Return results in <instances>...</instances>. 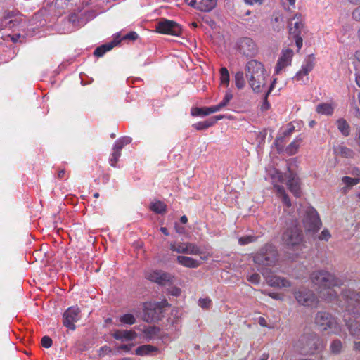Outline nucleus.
I'll return each mask as SVG.
<instances>
[{"label": "nucleus", "instance_id": "13", "mask_svg": "<svg viewBox=\"0 0 360 360\" xmlns=\"http://www.w3.org/2000/svg\"><path fill=\"white\" fill-rule=\"evenodd\" d=\"M146 278L159 285H164L172 281L173 276L167 272L161 270H150L146 272Z\"/></svg>", "mask_w": 360, "mask_h": 360}, {"label": "nucleus", "instance_id": "39", "mask_svg": "<svg viewBox=\"0 0 360 360\" xmlns=\"http://www.w3.org/2000/svg\"><path fill=\"white\" fill-rule=\"evenodd\" d=\"M193 127L197 130H204L210 127H212V122H210V120L198 122L193 125Z\"/></svg>", "mask_w": 360, "mask_h": 360}, {"label": "nucleus", "instance_id": "14", "mask_svg": "<svg viewBox=\"0 0 360 360\" xmlns=\"http://www.w3.org/2000/svg\"><path fill=\"white\" fill-rule=\"evenodd\" d=\"M168 305L167 300H163L158 302H148L143 304V319L146 321H151L155 315L157 314V310H160L165 307Z\"/></svg>", "mask_w": 360, "mask_h": 360}, {"label": "nucleus", "instance_id": "10", "mask_svg": "<svg viewBox=\"0 0 360 360\" xmlns=\"http://www.w3.org/2000/svg\"><path fill=\"white\" fill-rule=\"evenodd\" d=\"M291 221V226L284 232L282 239L285 245L289 248H295L302 241V233L300 227L298 226L297 219L290 217L288 219Z\"/></svg>", "mask_w": 360, "mask_h": 360}, {"label": "nucleus", "instance_id": "50", "mask_svg": "<svg viewBox=\"0 0 360 360\" xmlns=\"http://www.w3.org/2000/svg\"><path fill=\"white\" fill-rule=\"evenodd\" d=\"M138 38V34L135 32H130L127 34H126L123 39H129V40H135Z\"/></svg>", "mask_w": 360, "mask_h": 360}, {"label": "nucleus", "instance_id": "45", "mask_svg": "<svg viewBox=\"0 0 360 360\" xmlns=\"http://www.w3.org/2000/svg\"><path fill=\"white\" fill-rule=\"evenodd\" d=\"M247 278L248 281L255 285H257L260 282V276L257 273L248 275Z\"/></svg>", "mask_w": 360, "mask_h": 360}, {"label": "nucleus", "instance_id": "40", "mask_svg": "<svg viewBox=\"0 0 360 360\" xmlns=\"http://www.w3.org/2000/svg\"><path fill=\"white\" fill-rule=\"evenodd\" d=\"M270 93H271V91H267V93L265 94V96L263 98V101H262V104L260 105L259 109H260V111L262 112L266 111L270 108V104L267 100L268 96Z\"/></svg>", "mask_w": 360, "mask_h": 360}, {"label": "nucleus", "instance_id": "55", "mask_svg": "<svg viewBox=\"0 0 360 360\" xmlns=\"http://www.w3.org/2000/svg\"><path fill=\"white\" fill-rule=\"evenodd\" d=\"M269 296L275 300H282L281 295L278 293H275V292L269 293Z\"/></svg>", "mask_w": 360, "mask_h": 360}, {"label": "nucleus", "instance_id": "21", "mask_svg": "<svg viewBox=\"0 0 360 360\" xmlns=\"http://www.w3.org/2000/svg\"><path fill=\"white\" fill-rule=\"evenodd\" d=\"M216 3L217 0H199L195 8L201 11L208 12L215 7Z\"/></svg>", "mask_w": 360, "mask_h": 360}, {"label": "nucleus", "instance_id": "3", "mask_svg": "<svg viewBox=\"0 0 360 360\" xmlns=\"http://www.w3.org/2000/svg\"><path fill=\"white\" fill-rule=\"evenodd\" d=\"M311 280L319 297L328 302L337 298L338 292L336 289L343 284L340 278L326 270L314 271Z\"/></svg>", "mask_w": 360, "mask_h": 360}, {"label": "nucleus", "instance_id": "6", "mask_svg": "<svg viewBox=\"0 0 360 360\" xmlns=\"http://www.w3.org/2000/svg\"><path fill=\"white\" fill-rule=\"evenodd\" d=\"M325 345L323 341L314 333L302 335L294 345L296 353L307 355L322 351Z\"/></svg>", "mask_w": 360, "mask_h": 360}, {"label": "nucleus", "instance_id": "59", "mask_svg": "<svg viewBox=\"0 0 360 360\" xmlns=\"http://www.w3.org/2000/svg\"><path fill=\"white\" fill-rule=\"evenodd\" d=\"M354 57H355V59L356 60V61L358 63V65L360 68V50H358L355 52Z\"/></svg>", "mask_w": 360, "mask_h": 360}, {"label": "nucleus", "instance_id": "52", "mask_svg": "<svg viewBox=\"0 0 360 360\" xmlns=\"http://www.w3.org/2000/svg\"><path fill=\"white\" fill-rule=\"evenodd\" d=\"M225 116L222 115H216L210 117L209 120L210 122H212V126L214 125L217 121L223 119Z\"/></svg>", "mask_w": 360, "mask_h": 360}, {"label": "nucleus", "instance_id": "8", "mask_svg": "<svg viewBox=\"0 0 360 360\" xmlns=\"http://www.w3.org/2000/svg\"><path fill=\"white\" fill-rule=\"evenodd\" d=\"M300 215H302L303 226L306 231H316L321 226V221L317 211L311 206H305L298 210Z\"/></svg>", "mask_w": 360, "mask_h": 360}, {"label": "nucleus", "instance_id": "47", "mask_svg": "<svg viewBox=\"0 0 360 360\" xmlns=\"http://www.w3.org/2000/svg\"><path fill=\"white\" fill-rule=\"evenodd\" d=\"M41 345L45 348H49L52 345V340L48 336H44L41 338Z\"/></svg>", "mask_w": 360, "mask_h": 360}, {"label": "nucleus", "instance_id": "37", "mask_svg": "<svg viewBox=\"0 0 360 360\" xmlns=\"http://www.w3.org/2000/svg\"><path fill=\"white\" fill-rule=\"evenodd\" d=\"M330 351L333 354H339L342 348V342L339 340H333L330 346Z\"/></svg>", "mask_w": 360, "mask_h": 360}, {"label": "nucleus", "instance_id": "25", "mask_svg": "<svg viewBox=\"0 0 360 360\" xmlns=\"http://www.w3.org/2000/svg\"><path fill=\"white\" fill-rule=\"evenodd\" d=\"M118 44V41H112L108 44H103L97 47L94 51V55L97 57L103 56L107 51H110L115 46Z\"/></svg>", "mask_w": 360, "mask_h": 360}, {"label": "nucleus", "instance_id": "19", "mask_svg": "<svg viewBox=\"0 0 360 360\" xmlns=\"http://www.w3.org/2000/svg\"><path fill=\"white\" fill-rule=\"evenodd\" d=\"M112 336L115 339L121 341H131L136 338V333L132 330H117L113 333Z\"/></svg>", "mask_w": 360, "mask_h": 360}, {"label": "nucleus", "instance_id": "33", "mask_svg": "<svg viewBox=\"0 0 360 360\" xmlns=\"http://www.w3.org/2000/svg\"><path fill=\"white\" fill-rule=\"evenodd\" d=\"M150 209L155 213L162 214L165 212L166 205L161 201H155L151 202Z\"/></svg>", "mask_w": 360, "mask_h": 360}, {"label": "nucleus", "instance_id": "62", "mask_svg": "<svg viewBox=\"0 0 360 360\" xmlns=\"http://www.w3.org/2000/svg\"><path fill=\"white\" fill-rule=\"evenodd\" d=\"M356 140L357 141L358 145L360 146V128L356 131Z\"/></svg>", "mask_w": 360, "mask_h": 360}, {"label": "nucleus", "instance_id": "22", "mask_svg": "<svg viewBox=\"0 0 360 360\" xmlns=\"http://www.w3.org/2000/svg\"><path fill=\"white\" fill-rule=\"evenodd\" d=\"M5 20H8L6 22L7 26L9 27H13L20 25V24L22 23L23 19L20 15L9 13L5 18Z\"/></svg>", "mask_w": 360, "mask_h": 360}, {"label": "nucleus", "instance_id": "31", "mask_svg": "<svg viewBox=\"0 0 360 360\" xmlns=\"http://www.w3.org/2000/svg\"><path fill=\"white\" fill-rule=\"evenodd\" d=\"M234 82L236 88L238 89H242L245 86V79L243 72L238 71L235 74Z\"/></svg>", "mask_w": 360, "mask_h": 360}, {"label": "nucleus", "instance_id": "60", "mask_svg": "<svg viewBox=\"0 0 360 360\" xmlns=\"http://www.w3.org/2000/svg\"><path fill=\"white\" fill-rule=\"evenodd\" d=\"M353 349H354V350H355L356 352H360V342L354 341Z\"/></svg>", "mask_w": 360, "mask_h": 360}, {"label": "nucleus", "instance_id": "54", "mask_svg": "<svg viewBox=\"0 0 360 360\" xmlns=\"http://www.w3.org/2000/svg\"><path fill=\"white\" fill-rule=\"evenodd\" d=\"M258 323L262 327H267L266 321L264 317H259Z\"/></svg>", "mask_w": 360, "mask_h": 360}, {"label": "nucleus", "instance_id": "23", "mask_svg": "<svg viewBox=\"0 0 360 360\" xmlns=\"http://www.w3.org/2000/svg\"><path fill=\"white\" fill-rule=\"evenodd\" d=\"M334 111V105L332 103H322L316 106V112L324 115H331Z\"/></svg>", "mask_w": 360, "mask_h": 360}, {"label": "nucleus", "instance_id": "18", "mask_svg": "<svg viewBox=\"0 0 360 360\" xmlns=\"http://www.w3.org/2000/svg\"><path fill=\"white\" fill-rule=\"evenodd\" d=\"M176 261L181 266L190 269H196L199 267L202 264L200 260L184 255L177 256Z\"/></svg>", "mask_w": 360, "mask_h": 360}, {"label": "nucleus", "instance_id": "51", "mask_svg": "<svg viewBox=\"0 0 360 360\" xmlns=\"http://www.w3.org/2000/svg\"><path fill=\"white\" fill-rule=\"evenodd\" d=\"M203 108H194L191 110V114L193 116H203Z\"/></svg>", "mask_w": 360, "mask_h": 360}, {"label": "nucleus", "instance_id": "49", "mask_svg": "<svg viewBox=\"0 0 360 360\" xmlns=\"http://www.w3.org/2000/svg\"><path fill=\"white\" fill-rule=\"evenodd\" d=\"M352 15L354 20L360 22V6L355 8Z\"/></svg>", "mask_w": 360, "mask_h": 360}, {"label": "nucleus", "instance_id": "64", "mask_svg": "<svg viewBox=\"0 0 360 360\" xmlns=\"http://www.w3.org/2000/svg\"><path fill=\"white\" fill-rule=\"evenodd\" d=\"M65 173V170H63V169H61V170L58 171V177L59 179H62L64 176Z\"/></svg>", "mask_w": 360, "mask_h": 360}, {"label": "nucleus", "instance_id": "20", "mask_svg": "<svg viewBox=\"0 0 360 360\" xmlns=\"http://www.w3.org/2000/svg\"><path fill=\"white\" fill-rule=\"evenodd\" d=\"M314 68L313 58H309L305 63L302 65L301 70L297 73L295 79L297 81L302 79L304 76H307Z\"/></svg>", "mask_w": 360, "mask_h": 360}, {"label": "nucleus", "instance_id": "63", "mask_svg": "<svg viewBox=\"0 0 360 360\" xmlns=\"http://www.w3.org/2000/svg\"><path fill=\"white\" fill-rule=\"evenodd\" d=\"M352 173L353 175L360 176V169L358 168H354Z\"/></svg>", "mask_w": 360, "mask_h": 360}, {"label": "nucleus", "instance_id": "15", "mask_svg": "<svg viewBox=\"0 0 360 360\" xmlns=\"http://www.w3.org/2000/svg\"><path fill=\"white\" fill-rule=\"evenodd\" d=\"M80 310L77 307H69L63 314V325L70 330L75 329V323L80 319Z\"/></svg>", "mask_w": 360, "mask_h": 360}, {"label": "nucleus", "instance_id": "42", "mask_svg": "<svg viewBox=\"0 0 360 360\" xmlns=\"http://www.w3.org/2000/svg\"><path fill=\"white\" fill-rule=\"evenodd\" d=\"M255 240H256V238L254 237V236H246L240 237L238 239V243L240 245H247V244L251 243L254 242Z\"/></svg>", "mask_w": 360, "mask_h": 360}, {"label": "nucleus", "instance_id": "4", "mask_svg": "<svg viewBox=\"0 0 360 360\" xmlns=\"http://www.w3.org/2000/svg\"><path fill=\"white\" fill-rule=\"evenodd\" d=\"M269 174L274 183V188L276 191L277 195L282 199L285 208H290L291 202L288 195L285 193V188L283 186L278 185L277 183L286 182L290 191L295 196L298 197L300 194V179L297 174L292 172L288 168V172L283 174L275 168H271L269 170Z\"/></svg>", "mask_w": 360, "mask_h": 360}, {"label": "nucleus", "instance_id": "7", "mask_svg": "<svg viewBox=\"0 0 360 360\" xmlns=\"http://www.w3.org/2000/svg\"><path fill=\"white\" fill-rule=\"evenodd\" d=\"M315 323L321 330L327 331L328 333L336 335L341 333V326L338 323L336 319L328 312H318L315 316Z\"/></svg>", "mask_w": 360, "mask_h": 360}, {"label": "nucleus", "instance_id": "32", "mask_svg": "<svg viewBox=\"0 0 360 360\" xmlns=\"http://www.w3.org/2000/svg\"><path fill=\"white\" fill-rule=\"evenodd\" d=\"M220 82L224 88L227 87L229 84V73L225 67L220 69Z\"/></svg>", "mask_w": 360, "mask_h": 360}, {"label": "nucleus", "instance_id": "38", "mask_svg": "<svg viewBox=\"0 0 360 360\" xmlns=\"http://www.w3.org/2000/svg\"><path fill=\"white\" fill-rule=\"evenodd\" d=\"M337 153L345 158H351L354 154L352 150L345 146H339V148L337 149Z\"/></svg>", "mask_w": 360, "mask_h": 360}, {"label": "nucleus", "instance_id": "24", "mask_svg": "<svg viewBox=\"0 0 360 360\" xmlns=\"http://www.w3.org/2000/svg\"><path fill=\"white\" fill-rule=\"evenodd\" d=\"M158 349L150 345H144L136 349V354L139 356L150 355L157 352Z\"/></svg>", "mask_w": 360, "mask_h": 360}, {"label": "nucleus", "instance_id": "28", "mask_svg": "<svg viewBox=\"0 0 360 360\" xmlns=\"http://www.w3.org/2000/svg\"><path fill=\"white\" fill-rule=\"evenodd\" d=\"M131 142V138L129 136H123L118 139L114 143L113 148L122 151V148Z\"/></svg>", "mask_w": 360, "mask_h": 360}, {"label": "nucleus", "instance_id": "41", "mask_svg": "<svg viewBox=\"0 0 360 360\" xmlns=\"http://www.w3.org/2000/svg\"><path fill=\"white\" fill-rule=\"evenodd\" d=\"M233 95L231 93H226L222 101L217 104L218 108L221 110L223 108L226 106L229 101L232 99Z\"/></svg>", "mask_w": 360, "mask_h": 360}, {"label": "nucleus", "instance_id": "2", "mask_svg": "<svg viewBox=\"0 0 360 360\" xmlns=\"http://www.w3.org/2000/svg\"><path fill=\"white\" fill-rule=\"evenodd\" d=\"M342 301L340 307L345 309L344 320L352 336L360 339V293L350 289L342 292Z\"/></svg>", "mask_w": 360, "mask_h": 360}, {"label": "nucleus", "instance_id": "57", "mask_svg": "<svg viewBox=\"0 0 360 360\" xmlns=\"http://www.w3.org/2000/svg\"><path fill=\"white\" fill-rule=\"evenodd\" d=\"M131 345H122L120 347V349L124 350V352H129L131 350Z\"/></svg>", "mask_w": 360, "mask_h": 360}, {"label": "nucleus", "instance_id": "9", "mask_svg": "<svg viewBox=\"0 0 360 360\" xmlns=\"http://www.w3.org/2000/svg\"><path fill=\"white\" fill-rule=\"evenodd\" d=\"M289 34L292 37L298 49L302 46V37L305 32L304 19L302 14L296 13L289 22Z\"/></svg>", "mask_w": 360, "mask_h": 360}, {"label": "nucleus", "instance_id": "12", "mask_svg": "<svg viewBox=\"0 0 360 360\" xmlns=\"http://www.w3.org/2000/svg\"><path fill=\"white\" fill-rule=\"evenodd\" d=\"M294 295L297 302L301 305L311 308L318 306L319 300L311 290H303L295 291Z\"/></svg>", "mask_w": 360, "mask_h": 360}, {"label": "nucleus", "instance_id": "1", "mask_svg": "<svg viewBox=\"0 0 360 360\" xmlns=\"http://www.w3.org/2000/svg\"><path fill=\"white\" fill-rule=\"evenodd\" d=\"M278 259V254L276 248L271 245H265L259 252L254 256V262L259 266V270L264 277L269 286L286 288L291 286V283L283 277L271 274L269 267L275 265Z\"/></svg>", "mask_w": 360, "mask_h": 360}, {"label": "nucleus", "instance_id": "61", "mask_svg": "<svg viewBox=\"0 0 360 360\" xmlns=\"http://www.w3.org/2000/svg\"><path fill=\"white\" fill-rule=\"evenodd\" d=\"M175 229H176V232L179 233H183L185 231V229L184 227H181L177 224L175 225Z\"/></svg>", "mask_w": 360, "mask_h": 360}, {"label": "nucleus", "instance_id": "17", "mask_svg": "<svg viewBox=\"0 0 360 360\" xmlns=\"http://www.w3.org/2000/svg\"><path fill=\"white\" fill-rule=\"evenodd\" d=\"M293 51L290 49H286L282 51L281 55L279 57L276 68V74H279L287 66L291 64V60L293 56Z\"/></svg>", "mask_w": 360, "mask_h": 360}, {"label": "nucleus", "instance_id": "58", "mask_svg": "<svg viewBox=\"0 0 360 360\" xmlns=\"http://www.w3.org/2000/svg\"><path fill=\"white\" fill-rule=\"evenodd\" d=\"M352 114H353V115H354L356 117H360V109L358 107H355L352 110Z\"/></svg>", "mask_w": 360, "mask_h": 360}, {"label": "nucleus", "instance_id": "44", "mask_svg": "<svg viewBox=\"0 0 360 360\" xmlns=\"http://www.w3.org/2000/svg\"><path fill=\"white\" fill-rule=\"evenodd\" d=\"M212 301L210 298H200L198 300V305L202 309H209L211 306Z\"/></svg>", "mask_w": 360, "mask_h": 360}, {"label": "nucleus", "instance_id": "5", "mask_svg": "<svg viewBox=\"0 0 360 360\" xmlns=\"http://www.w3.org/2000/svg\"><path fill=\"white\" fill-rule=\"evenodd\" d=\"M245 75L252 90L264 86L267 75L263 64L260 62L256 60L248 61L245 66Z\"/></svg>", "mask_w": 360, "mask_h": 360}, {"label": "nucleus", "instance_id": "26", "mask_svg": "<svg viewBox=\"0 0 360 360\" xmlns=\"http://www.w3.org/2000/svg\"><path fill=\"white\" fill-rule=\"evenodd\" d=\"M338 130L344 136H348L350 134V127L346 120L343 118L338 119L336 122Z\"/></svg>", "mask_w": 360, "mask_h": 360}, {"label": "nucleus", "instance_id": "27", "mask_svg": "<svg viewBox=\"0 0 360 360\" xmlns=\"http://www.w3.org/2000/svg\"><path fill=\"white\" fill-rule=\"evenodd\" d=\"M186 255H200L202 251L200 248L195 243H186Z\"/></svg>", "mask_w": 360, "mask_h": 360}, {"label": "nucleus", "instance_id": "11", "mask_svg": "<svg viewBox=\"0 0 360 360\" xmlns=\"http://www.w3.org/2000/svg\"><path fill=\"white\" fill-rule=\"evenodd\" d=\"M156 32L172 36H179L181 34V27L175 21L165 18L160 19L155 25Z\"/></svg>", "mask_w": 360, "mask_h": 360}, {"label": "nucleus", "instance_id": "29", "mask_svg": "<svg viewBox=\"0 0 360 360\" xmlns=\"http://www.w3.org/2000/svg\"><path fill=\"white\" fill-rule=\"evenodd\" d=\"M342 181L343 184L346 185V187L343 188V192L347 193L348 189L353 186L356 185L359 182H360V179L358 178H351L349 176H344L342 179Z\"/></svg>", "mask_w": 360, "mask_h": 360}, {"label": "nucleus", "instance_id": "48", "mask_svg": "<svg viewBox=\"0 0 360 360\" xmlns=\"http://www.w3.org/2000/svg\"><path fill=\"white\" fill-rule=\"evenodd\" d=\"M181 289L178 287L174 286L169 290V293L174 297H178L181 294Z\"/></svg>", "mask_w": 360, "mask_h": 360}, {"label": "nucleus", "instance_id": "34", "mask_svg": "<svg viewBox=\"0 0 360 360\" xmlns=\"http://www.w3.org/2000/svg\"><path fill=\"white\" fill-rule=\"evenodd\" d=\"M122 325H132L136 322V317L131 314H125L119 317Z\"/></svg>", "mask_w": 360, "mask_h": 360}, {"label": "nucleus", "instance_id": "56", "mask_svg": "<svg viewBox=\"0 0 360 360\" xmlns=\"http://www.w3.org/2000/svg\"><path fill=\"white\" fill-rule=\"evenodd\" d=\"M294 129H295L294 126H292L291 124H290L288 126V129L283 134L285 136H288L292 134V132L294 131Z\"/></svg>", "mask_w": 360, "mask_h": 360}, {"label": "nucleus", "instance_id": "36", "mask_svg": "<svg viewBox=\"0 0 360 360\" xmlns=\"http://www.w3.org/2000/svg\"><path fill=\"white\" fill-rule=\"evenodd\" d=\"M121 156V151L112 148V153L111 154V157L110 158V164L112 167H117V162Z\"/></svg>", "mask_w": 360, "mask_h": 360}, {"label": "nucleus", "instance_id": "53", "mask_svg": "<svg viewBox=\"0 0 360 360\" xmlns=\"http://www.w3.org/2000/svg\"><path fill=\"white\" fill-rule=\"evenodd\" d=\"M244 2L250 6H252L255 4H258L259 5L263 4L264 0H243Z\"/></svg>", "mask_w": 360, "mask_h": 360}, {"label": "nucleus", "instance_id": "46", "mask_svg": "<svg viewBox=\"0 0 360 360\" xmlns=\"http://www.w3.org/2000/svg\"><path fill=\"white\" fill-rule=\"evenodd\" d=\"M331 237L330 233L328 229H323L320 235L319 236V239L320 240L328 241Z\"/></svg>", "mask_w": 360, "mask_h": 360}, {"label": "nucleus", "instance_id": "43", "mask_svg": "<svg viewBox=\"0 0 360 360\" xmlns=\"http://www.w3.org/2000/svg\"><path fill=\"white\" fill-rule=\"evenodd\" d=\"M203 108V116L208 115L210 114L219 111V108H218L217 105L210 106V107H204Z\"/></svg>", "mask_w": 360, "mask_h": 360}, {"label": "nucleus", "instance_id": "16", "mask_svg": "<svg viewBox=\"0 0 360 360\" xmlns=\"http://www.w3.org/2000/svg\"><path fill=\"white\" fill-rule=\"evenodd\" d=\"M239 51L247 57H252L257 53V48L254 41L248 37L243 38L238 42Z\"/></svg>", "mask_w": 360, "mask_h": 360}, {"label": "nucleus", "instance_id": "35", "mask_svg": "<svg viewBox=\"0 0 360 360\" xmlns=\"http://www.w3.org/2000/svg\"><path fill=\"white\" fill-rule=\"evenodd\" d=\"M301 139H296L286 148V152L289 155H294L297 151Z\"/></svg>", "mask_w": 360, "mask_h": 360}, {"label": "nucleus", "instance_id": "30", "mask_svg": "<svg viewBox=\"0 0 360 360\" xmlns=\"http://www.w3.org/2000/svg\"><path fill=\"white\" fill-rule=\"evenodd\" d=\"M186 243H175V242H171L169 243V249L173 251L176 252L179 254H184L186 252Z\"/></svg>", "mask_w": 360, "mask_h": 360}]
</instances>
